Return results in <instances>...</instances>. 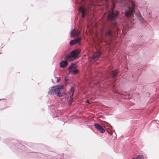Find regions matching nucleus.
<instances>
[{
  "label": "nucleus",
  "mask_w": 159,
  "mask_h": 159,
  "mask_svg": "<svg viewBox=\"0 0 159 159\" xmlns=\"http://www.w3.org/2000/svg\"><path fill=\"white\" fill-rule=\"evenodd\" d=\"M87 102L88 103L89 102V101H87Z\"/></svg>",
  "instance_id": "4be33fe9"
},
{
  "label": "nucleus",
  "mask_w": 159,
  "mask_h": 159,
  "mask_svg": "<svg viewBox=\"0 0 159 159\" xmlns=\"http://www.w3.org/2000/svg\"><path fill=\"white\" fill-rule=\"evenodd\" d=\"M136 16L138 18V19L140 21L141 23L142 24H143V20L142 16L140 14L139 12L137 13H136Z\"/></svg>",
  "instance_id": "9b49d317"
},
{
  "label": "nucleus",
  "mask_w": 159,
  "mask_h": 159,
  "mask_svg": "<svg viewBox=\"0 0 159 159\" xmlns=\"http://www.w3.org/2000/svg\"><path fill=\"white\" fill-rule=\"evenodd\" d=\"M63 89V86L62 85L53 86L49 89L48 93L51 95L57 94V97H61L62 96V94L60 91Z\"/></svg>",
  "instance_id": "f257e3e1"
},
{
  "label": "nucleus",
  "mask_w": 159,
  "mask_h": 159,
  "mask_svg": "<svg viewBox=\"0 0 159 159\" xmlns=\"http://www.w3.org/2000/svg\"><path fill=\"white\" fill-rule=\"evenodd\" d=\"M73 100L70 99L68 102V104L70 105L73 102Z\"/></svg>",
  "instance_id": "f3484780"
},
{
  "label": "nucleus",
  "mask_w": 159,
  "mask_h": 159,
  "mask_svg": "<svg viewBox=\"0 0 159 159\" xmlns=\"http://www.w3.org/2000/svg\"><path fill=\"white\" fill-rule=\"evenodd\" d=\"M118 72L116 70H113L111 71V76L112 78H114L117 74Z\"/></svg>",
  "instance_id": "2eb2a0df"
},
{
  "label": "nucleus",
  "mask_w": 159,
  "mask_h": 159,
  "mask_svg": "<svg viewBox=\"0 0 159 159\" xmlns=\"http://www.w3.org/2000/svg\"><path fill=\"white\" fill-rule=\"evenodd\" d=\"M81 51L78 49L74 50L71 51L70 52V55L73 58H76L78 57L79 55L80 54Z\"/></svg>",
  "instance_id": "39448f33"
},
{
  "label": "nucleus",
  "mask_w": 159,
  "mask_h": 159,
  "mask_svg": "<svg viewBox=\"0 0 159 159\" xmlns=\"http://www.w3.org/2000/svg\"><path fill=\"white\" fill-rule=\"evenodd\" d=\"M68 64L67 61H62L60 62V66L61 68L65 67Z\"/></svg>",
  "instance_id": "f8f14e48"
},
{
  "label": "nucleus",
  "mask_w": 159,
  "mask_h": 159,
  "mask_svg": "<svg viewBox=\"0 0 159 159\" xmlns=\"http://www.w3.org/2000/svg\"><path fill=\"white\" fill-rule=\"evenodd\" d=\"M80 33V32L77 30L75 31V29H72L70 33V36L71 37H73L78 35Z\"/></svg>",
  "instance_id": "9d476101"
},
{
  "label": "nucleus",
  "mask_w": 159,
  "mask_h": 159,
  "mask_svg": "<svg viewBox=\"0 0 159 159\" xmlns=\"http://www.w3.org/2000/svg\"><path fill=\"white\" fill-rule=\"evenodd\" d=\"M79 10L82 14V17H84L85 16V14L87 12V9L85 8H84L81 6L79 8Z\"/></svg>",
  "instance_id": "0eeeda50"
},
{
  "label": "nucleus",
  "mask_w": 159,
  "mask_h": 159,
  "mask_svg": "<svg viewBox=\"0 0 159 159\" xmlns=\"http://www.w3.org/2000/svg\"><path fill=\"white\" fill-rule=\"evenodd\" d=\"M134 3H132L131 6H129L128 9L125 10V16L127 17L132 16L134 14Z\"/></svg>",
  "instance_id": "7ed1b4c3"
},
{
  "label": "nucleus",
  "mask_w": 159,
  "mask_h": 159,
  "mask_svg": "<svg viewBox=\"0 0 159 159\" xmlns=\"http://www.w3.org/2000/svg\"><path fill=\"white\" fill-rule=\"evenodd\" d=\"M73 95H74V93H73L70 96V99H71V100H73Z\"/></svg>",
  "instance_id": "6ab92c4d"
},
{
  "label": "nucleus",
  "mask_w": 159,
  "mask_h": 159,
  "mask_svg": "<svg viewBox=\"0 0 159 159\" xmlns=\"http://www.w3.org/2000/svg\"><path fill=\"white\" fill-rule=\"evenodd\" d=\"M70 92H73V93H74V89H73V88L72 87H71L70 89Z\"/></svg>",
  "instance_id": "aec40b11"
},
{
  "label": "nucleus",
  "mask_w": 159,
  "mask_h": 159,
  "mask_svg": "<svg viewBox=\"0 0 159 159\" xmlns=\"http://www.w3.org/2000/svg\"><path fill=\"white\" fill-rule=\"evenodd\" d=\"M73 95H74V93H73L70 96V99H71V100H73Z\"/></svg>",
  "instance_id": "a211bd4d"
},
{
  "label": "nucleus",
  "mask_w": 159,
  "mask_h": 159,
  "mask_svg": "<svg viewBox=\"0 0 159 159\" xmlns=\"http://www.w3.org/2000/svg\"><path fill=\"white\" fill-rule=\"evenodd\" d=\"M105 35L106 36L108 37L109 38H111L113 36V34L112 31L111 30H109L108 31L105 33Z\"/></svg>",
  "instance_id": "ddd939ff"
},
{
  "label": "nucleus",
  "mask_w": 159,
  "mask_h": 159,
  "mask_svg": "<svg viewBox=\"0 0 159 159\" xmlns=\"http://www.w3.org/2000/svg\"><path fill=\"white\" fill-rule=\"evenodd\" d=\"M56 78H57V82H58L59 81V80H60V79L58 77H56Z\"/></svg>",
  "instance_id": "412c9836"
},
{
  "label": "nucleus",
  "mask_w": 159,
  "mask_h": 159,
  "mask_svg": "<svg viewBox=\"0 0 159 159\" xmlns=\"http://www.w3.org/2000/svg\"><path fill=\"white\" fill-rule=\"evenodd\" d=\"M73 64V63H72L71 65L69 67V71L70 74L73 75H75L78 72V70L77 69H75L74 70H72L71 66Z\"/></svg>",
  "instance_id": "6e6552de"
},
{
  "label": "nucleus",
  "mask_w": 159,
  "mask_h": 159,
  "mask_svg": "<svg viewBox=\"0 0 159 159\" xmlns=\"http://www.w3.org/2000/svg\"><path fill=\"white\" fill-rule=\"evenodd\" d=\"M95 128L98 130L100 132L104 133L105 131L104 128L101 125L98 123H95L94 125Z\"/></svg>",
  "instance_id": "423d86ee"
},
{
  "label": "nucleus",
  "mask_w": 159,
  "mask_h": 159,
  "mask_svg": "<svg viewBox=\"0 0 159 159\" xmlns=\"http://www.w3.org/2000/svg\"><path fill=\"white\" fill-rule=\"evenodd\" d=\"M102 52L99 51L94 53L93 56L90 57L91 59H93L94 61H97L100 57Z\"/></svg>",
  "instance_id": "20e7f679"
},
{
  "label": "nucleus",
  "mask_w": 159,
  "mask_h": 159,
  "mask_svg": "<svg viewBox=\"0 0 159 159\" xmlns=\"http://www.w3.org/2000/svg\"><path fill=\"white\" fill-rule=\"evenodd\" d=\"M114 5L113 7L112 8L111 10L108 12L107 19L110 21H114L117 19L119 11L118 10L114 9L115 7V4L113 3Z\"/></svg>",
  "instance_id": "f03ea898"
},
{
  "label": "nucleus",
  "mask_w": 159,
  "mask_h": 159,
  "mask_svg": "<svg viewBox=\"0 0 159 159\" xmlns=\"http://www.w3.org/2000/svg\"><path fill=\"white\" fill-rule=\"evenodd\" d=\"M81 39L80 38H78L75 39L74 40H72L70 42V45L73 46L75 44L79 43Z\"/></svg>",
  "instance_id": "1a4fd4ad"
},
{
  "label": "nucleus",
  "mask_w": 159,
  "mask_h": 159,
  "mask_svg": "<svg viewBox=\"0 0 159 159\" xmlns=\"http://www.w3.org/2000/svg\"><path fill=\"white\" fill-rule=\"evenodd\" d=\"M73 57L70 55V52L69 54H68L65 57V60L67 61H71V59Z\"/></svg>",
  "instance_id": "4468645a"
},
{
  "label": "nucleus",
  "mask_w": 159,
  "mask_h": 159,
  "mask_svg": "<svg viewBox=\"0 0 159 159\" xmlns=\"http://www.w3.org/2000/svg\"><path fill=\"white\" fill-rule=\"evenodd\" d=\"M144 157L142 155H139L136 157H134L133 159H143Z\"/></svg>",
  "instance_id": "dca6fc26"
}]
</instances>
